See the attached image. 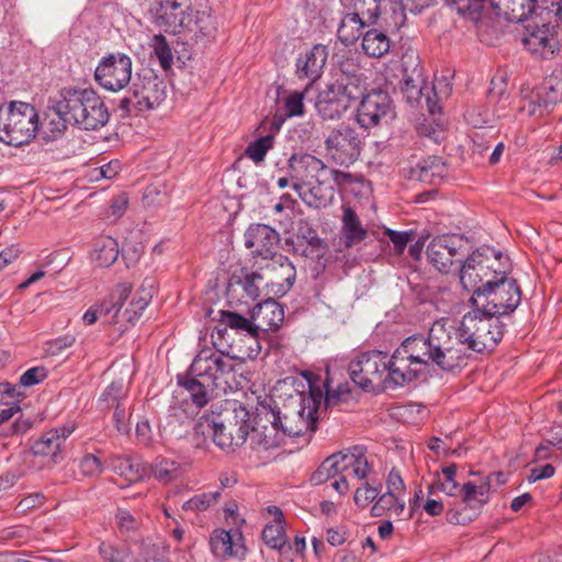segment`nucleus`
Returning <instances> with one entry per match:
<instances>
[{"label":"nucleus","mask_w":562,"mask_h":562,"mask_svg":"<svg viewBox=\"0 0 562 562\" xmlns=\"http://www.w3.org/2000/svg\"><path fill=\"white\" fill-rule=\"evenodd\" d=\"M350 106L330 83L318 93L315 102L316 111L324 120H338Z\"/></svg>","instance_id":"31"},{"label":"nucleus","mask_w":562,"mask_h":562,"mask_svg":"<svg viewBox=\"0 0 562 562\" xmlns=\"http://www.w3.org/2000/svg\"><path fill=\"white\" fill-rule=\"evenodd\" d=\"M491 273L488 256L481 249L474 250L461 265L459 269L460 283L468 291L484 289Z\"/></svg>","instance_id":"19"},{"label":"nucleus","mask_w":562,"mask_h":562,"mask_svg":"<svg viewBox=\"0 0 562 562\" xmlns=\"http://www.w3.org/2000/svg\"><path fill=\"white\" fill-rule=\"evenodd\" d=\"M251 319L256 329L269 331L278 329L284 322V311L274 299L265 300L251 310Z\"/></svg>","instance_id":"28"},{"label":"nucleus","mask_w":562,"mask_h":562,"mask_svg":"<svg viewBox=\"0 0 562 562\" xmlns=\"http://www.w3.org/2000/svg\"><path fill=\"white\" fill-rule=\"evenodd\" d=\"M363 138L351 126L340 124L333 128L325 138L327 156L342 167L353 165L360 157Z\"/></svg>","instance_id":"12"},{"label":"nucleus","mask_w":562,"mask_h":562,"mask_svg":"<svg viewBox=\"0 0 562 562\" xmlns=\"http://www.w3.org/2000/svg\"><path fill=\"white\" fill-rule=\"evenodd\" d=\"M178 385L186 390L191 402L199 408L204 407L212 398L215 390L198 375L190 374V369L184 374L177 376Z\"/></svg>","instance_id":"34"},{"label":"nucleus","mask_w":562,"mask_h":562,"mask_svg":"<svg viewBox=\"0 0 562 562\" xmlns=\"http://www.w3.org/2000/svg\"><path fill=\"white\" fill-rule=\"evenodd\" d=\"M539 13L540 11L536 12V16L528 18L521 42L531 54L550 58L560 50L562 34L558 24H552L550 21L540 23L538 16L543 15Z\"/></svg>","instance_id":"11"},{"label":"nucleus","mask_w":562,"mask_h":562,"mask_svg":"<svg viewBox=\"0 0 562 562\" xmlns=\"http://www.w3.org/2000/svg\"><path fill=\"white\" fill-rule=\"evenodd\" d=\"M53 105L49 109L50 113L47 114L46 119L42 123L45 137L49 139H57L60 137L67 128V124H71L69 120L56 109V100L53 101Z\"/></svg>","instance_id":"46"},{"label":"nucleus","mask_w":562,"mask_h":562,"mask_svg":"<svg viewBox=\"0 0 562 562\" xmlns=\"http://www.w3.org/2000/svg\"><path fill=\"white\" fill-rule=\"evenodd\" d=\"M38 115L35 108L25 102H11L0 113V142L20 147L35 137Z\"/></svg>","instance_id":"7"},{"label":"nucleus","mask_w":562,"mask_h":562,"mask_svg":"<svg viewBox=\"0 0 562 562\" xmlns=\"http://www.w3.org/2000/svg\"><path fill=\"white\" fill-rule=\"evenodd\" d=\"M484 289H476L470 299L472 312L463 316L460 326L454 321L442 318V322L453 330L450 334L456 338L458 349L461 351L460 368L465 364L468 352H482L486 348L484 337L492 331V308L488 296L492 294V281L484 283Z\"/></svg>","instance_id":"3"},{"label":"nucleus","mask_w":562,"mask_h":562,"mask_svg":"<svg viewBox=\"0 0 562 562\" xmlns=\"http://www.w3.org/2000/svg\"><path fill=\"white\" fill-rule=\"evenodd\" d=\"M441 319L436 321L427 337L414 335L406 338L391 357L390 380L395 386H403L416 380L427 371L429 364H436L445 371L460 368L461 351L458 341Z\"/></svg>","instance_id":"1"},{"label":"nucleus","mask_w":562,"mask_h":562,"mask_svg":"<svg viewBox=\"0 0 562 562\" xmlns=\"http://www.w3.org/2000/svg\"><path fill=\"white\" fill-rule=\"evenodd\" d=\"M190 374L203 379L215 391L226 394L235 381V359L228 350L202 349L190 366Z\"/></svg>","instance_id":"6"},{"label":"nucleus","mask_w":562,"mask_h":562,"mask_svg":"<svg viewBox=\"0 0 562 562\" xmlns=\"http://www.w3.org/2000/svg\"><path fill=\"white\" fill-rule=\"evenodd\" d=\"M391 358L380 350H371L357 355L348 366L352 382L363 391H375L390 380Z\"/></svg>","instance_id":"8"},{"label":"nucleus","mask_w":562,"mask_h":562,"mask_svg":"<svg viewBox=\"0 0 562 562\" xmlns=\"http://www.w3.org/2000/svg\"><path fill=\"white\" fill-rule=\"evenodd\" d=\"M562 101V77L550 76L537 88L522 95L521 110L529 115H543Z\"/></svg>","instance_id":"16"},{"label":"nucleus","mask_w":562,"mask_h":562,"mask_svg":"<svg viewBox=\"0 0 562 562\" xmlns=\"http://www.w3.org/2000/svg\"><path fill=\"white\" fill-rule=\"evenodd\" d=\"M56 109L72 125L86 131L98 130L110 119L104 101L90 88H63L59 91V99L56 100Z\"/></svg>","instance_id":"4"},{"label":"nucleus","mask_w":562,"mask_h":562,"mask_svg":"<svg viewBox=\"0 0 562 562\" xmlns=\"http://www.w3.org/2000/svg\"><path fill=\"white\" fill-rule=\"evenodd\" d=\"M426 255L429 262L440 272L448 273L453 266L452 259L441 240V235L436 236L427 246Z\"/></svg>","instance_id":"44"},{"label":"nucleus","mask_w":562,"mask_h":562,"mask_svg":"<svg viewBox=\"0 0 562 562\" xmlns=\"http://www.w3.org/2000/svg\"><path fill=\"white\" fill-rule=\"evenodd\" d=\"M60 439L57 430H49L43 434L32 446V452L35 456L50 457L54 463L61 460L60 456Z\"/></svg>","instance_id":"41"},{"label":"nucleus","mask_w":562,"mask_h":562,"mask_svg":"<svg viewBox=\"0 0 562 562\" xmlns=\"http://www.w3.org/2000/svg\"><path fill=\"white\" fill-rule=\"evenodd\" d=\"M391 112V98L387 92L382 90H372L367 93L357 109V122L364 128L369 130L379 125L382 119Z\"/></svg>","instance_id":"18"},{"label":"nucleus","mask_w":562,"mask_h":562,"mask_svg":"<svg viewBox=\"0 0 562 562\" xmlns=\"http://www.w3.org/2000/svg\"><path fill=\"white\" fill-rule=\"evenodd\" d=\"M79 469L82 475L89 477L98 476L103 472L102 462L91 453H87L81 458Z\"/></svg>","instance_id":"59"},{"label":"nucleus","mask_w":562,"mask_h":562,"mask_svg":"<svg viewBox=\"0 0 562 562\" xmlns=\"http://www.w3.org/2000/svg\"><path fill=\"white\" fill-rule=\"evenodd\" d=\"M521 291L516 279H498L494 268V317L512 314L520 304Z\"/></svg>","instance_id":"22"},{"label":"nucleus","mask_w":562,"mask_h":562,"mask_svg":"<svg viewBox=\"0 0 562 562\" xmlns=\"http://www.w3.org/2000/svg\"><path fill=\"white\" fill-rule=\"evenodd\" d=\"M452 5L456 11L474 22L477 25L479 36L481 42H487L488 34L485 30L488 27L491 11H492V0H451Z\"/></svg>","instance_id":"24"},{"label":"nucleus","mask_w":562,"mask_h":562,"mask_svg":"<svg viewBox=\"0 0 562 562\" xmlns=\"http://www.w3.org/2000/svg\"><path fill=\"white\" fill-rule=\"evenodd\" d=\"M263 278L258 272L246 273L244 277L232 276L226 288V301L231 307L249 306L260 296Z\"/></svg>","instance_id":"17"},{"label":"nucleus","mask_w":562,"mask_h":562,"mask_svg":"<svg viewBox=\"0 0 562 562\" xmlns=\"http://www.w3.org/2000/svg\"><path fill=\"white\" fill-rule=\"evenodd\" d=\"M95 81L109 91H120L132 79V59L125 54L104 56L94 71Z\"/></svg>","instance_id":"14"},{"label":"nucleus","mask_w":562,"mask_h":562,"mask_svg":"<svg viewBox=\"0 0 562 562\" xmlns=\"http://www.w3.org/2000/svg\"><path fill=\"white\" fill-rule=\"evenodd\" d=\"M119 254L116 239L111 236H100L94 240L91 260L99 267H110L117 260Z\"/></svg>","instance_id":"36"},{"label":"nucleus","mask_w":562,"mask_h":562,"mask_svg":"<svg viewBox=\"0 0 562 562\" xmlns=\"http://www.w3.org/2000/svg\"><path fill=\"white\" fill-rule=\"evenodd\" d=\"M341 223V238L346 248L358 245L368 236V231L350 206L342 207Z\"/></svg>","instance_id":"35"},{"label":"nucleus","mask_w":562,"mask_h":562,"mask_svg":"<svg viewBox=\"0 0 562 562\" xmlns=\"http://www.w3.org/2000/svg\"><path fill=\"white\" fill-rule=\"evenodd\" d=\"M220 496V491L194 495L189 501L183 503L182 509L186 512H204L212 505L216 504Z\"/></svg>","instance_id":"52"},{"label":"nucleus","mask_w":562,"mask_h":562,"mask_svg":"<svg viewBox=\"0 0 562 562\" xmlns=\"http://www.w3.org/2000/svg\"><path fill=\"white\" fill-rule=\"evenodd\" d=\"M240 413L243 414L241 422L229 423L228 426L214 417L202 416L195 425V431L211 436L214 443L222 450L234 451L246 441L249 434V425L245 420L249 414L244 408Z\"/></svg>","instance_id":"10"},{"label":"nucleus","mask_w":562,"mask_h":562,"mask_svg":"<svg viewBox=\"0 0 562 562\" xmlns=\"http://www.w3.org/2000/svg\"><path fill=\"white\" fill-rule=\"evenodd\" d=\"M271 269L276 272V281H272L271 291L277 296L285 295L293 286L296 279V269L290 259L282 255H273L271 258Z\"/></svg>","instance_id":"32"},{"label":"nucleus","mask_w":562,"mask_h":562,"mask_svg":"<svg viewBox=\"0 0 562 562\" xmlns=\"http://www.w3.org/2000/svg\"><path fill=\"white\" fill-rule=\"evenodd\" d=\"M126 392L127 390L122 381L112 382L99 398L102 409H110L125 404Z\"/></svg>","instance_id":"47"},{"label":"nucleus","mask_w":562,"mask_h":562,"mask_svg":"<svg viewBox=\"0 0 562 562\" xmlns=\"http://www.w3.org/2000/svg\"><path fill=\"white\" fill-rule=\"evenodd\" d=\"M494 268L498 279H515L512 276L514 270L513 261L507 254L494 250Z\"/></svg>","instance_id":"57"},{"label":"nucleus","mask_w":562,"mask_h":562,"mask_svg":"<svg viewBox=\"0 0 562 562\" xmlns=\"http://www.w3.org/2000/svg\"><path fill=\"white\" fill-rule=\"evenodd\" d=\"M535 0H494V33L506 22V26L528 20L531 13L538 12Z\"/></svg>","instance_id":"21"},{"label":"nucleus","mask_w":562,"mask_h":562,"mask_svg":"<svg viewBox=\"0 0 562 562\" xmlns=\"http://www.w3.org/2000/svg\"><path fill=\"white\" fill-rule=\"evenodd\" d=\"M385 235L390 238V240L394 245V249L396 254H402L406 248L407 244L413 239L412 232H397L387 228L385 231Z\"/></svg>","instance_id":"62"},{"label":"nucleus","mask_w":562,"mask_h":562,"mask_svg":"<svg viewBox=\"0 0 562 562\" xmlns=\"http://www.w3.org/2000/svg\"><path fill=\"white\" fill-rule=\"evenodd\" d=\"M244 237L246 248L254 254L270 259L278 255L274 249L280 241V235L271 226L261 223L250 224Z\"/></svg>","instance_id":"20"},{"label":"nucleus","mask_w":562,"mask_h":562,"mask_svg":"<svg viewBox=\"0 0 562 562\" xmlns=\"http://www.w3.org/2000/svg\"><path fill=\"white\" fill-rule=\"evenodd\" d=\"M237 539L225 529H216L210 538V546L213 554L218 559L229 557L244 558L246 547L240 542L241 533L236 532Z\"/></svg>","instance_id":"30"},{"label":"nucleus","mask_w":562,"mask_h":562,"mask_svg":"<svg viewBox=\"0 0 562 562\" xmlns=\"http://www.w3.org/2000/svg\"><path fill=\"white\" fill-rule=\"evenodd\" d=\"M441 240L445 244L452 262H463L462 258L468 251L469 240L460 234H443Z\"/></svg>","instance_id":"48"},{"label":"nucleus","mask_w":562,"mask_h":562,"mask_svg":"<svg viewBox=\"0 0 562 562\" xmlns=\"http://www.w3.org/2000/svg\"><path fill=\"white\" fill-rule=\"evenodd\" d=\"M390 47V38L382 31L372 29L362 36V49L370 57L381 58L389 53Z\"/></svg>","instance_id":"39"},{"label":"nucleus","mask_w":562,"mask_h":562,"mask_svg":"<svg viewBox=\"0 0 562 562\" xmlns=\"http://www.w3.org/2000/svg\"><path fill=\"white\" fill-rule=\"evenodd\" d=\"M448 168L439 156H427L420 158L407 171L409 180H416L431 186L440 183L447 176Z\"/></svg>","instance_id":"27"},{"label":"nucleus","mask_w":562,"mask_h":562,"mask_svg":"<svg viewBox=\"0 0 562 562\" xmlns=\"http://www.w3.org/2000/svg\"><path fill=\"white\" fill-rule=\"evenodd\" d=\"M288 167L295 191L302 190V186L330 183L331 168L314 155L293 154L288 160Z\"/></svg>","instance_id":"13"},{"label":"nucleus","mask_w":562,"mask_h":562,"mask_svg":"<svg viewBox=\"0 0 562 562\" xmlns=\"http://www.w3.org/2000/svg\"><path fill=\"white\" fill-rule=\"evenodd\" d=\"M379 495L378 487L371 486L368 482H364L358 487L353 495V501L359 507H367L371 504Z\"/></svg>","instance_id":"60"},{"label":"nucleus","mask_w":562,"mask_h":562,"mask_svg":"<svg viewBox=\"0 0 562 562\" xmlns=\"http://www.w3.org/2000/svg\"><path fill=\"white\" fill-rule=\"evenodd\" d=\"M76 341V338L74 335L67 334L64 336H60L54 340H50L46 344V351L50 356H57L61 353L65 349L71 347Z\"/></svg>","instance_id":"63"},{"label":"nucleus","mask_w":562,"mask_h":562,"mask_svg":"<svg viewBox=\"0 0 562 562\" xmlns=\"http://www.w3.org/2000/svg\"><path fill=\"white\" fill-rule=\"evenodd\" d=\"M367 21L355 13L346 14L338 26L337 36L345 45H351L362 35V29Z\"/></svg>","instance_id":"40"},{"label":"nucleus","mask_w":562,"mask_h":562,"mask_svg":"<svg viewBox=\"0 0 562 562\" xmlns=\"http://www.w3.org/2000/svg\"><path fill=\"white\" fill-rule=\"evenodd\" d=\"M456 464L443 467L441 475L429 486V494L440 490L449 496H461V501L447 512V520L453 525H467L473 519L475 509L487 503L488 487L476 486L472 482L460 485L456 481Z\"/></svg>","instance_id":"5"},{"label":"nucleus","mask_w":562,"mask_h":562,"mask_svg":"<svg viewBox=\"0 0 562 562\" xmlns=\"http://www.w3.org/2000/svg\"><path fill=\"white\" fill-rule=\"evenodd\" d=\"M350 470L352 477L357 480L361 481L367 477L370 465L363 447L355 446L346 452L340 451L329 456L312 474L311 482L314 485H321Z\"/></svg>","instance_id":"9"},{"label":"nucleus","mask_w":562,"mask_h":562,"mask_svg":"<svg viewBox=\"0 0 562 562\" xmlns=\"http://www.w3.org/2000/svg\"><path fill=\"white\" fill-rule=\"evenodd\" d=\"M490 110L483 105L474 106L467 111L465 120L476 130H482L490 122Z\"/></svg>","instance_id":"58"},{"label":"nucleus","mask_w":562,"mask_h":562,"mask_svg":"<svg viewBox=\"0 0 562 562\" xmlns=\"http://www.w3.org/2000/svg\"><path fill=\"white\" fill-rule=\"evenodd\" d=\"M259 331L258 329H252L250 333L244 334L239 338L241 345L237 350H235L233 345L229 346L228 351L235 360L255 359L260 353L262 347L259 339Z\"/></svg>","instance_id":"42"},{"label":"nucleus","mask_w":562,"mask_h":562,"mask_svg":"<svg viewBox=\"0 0 562 562\" xmlns=\"http://www.w3.org/2000/svg\"><path fill=\"white\" fill-rule=\"evenodd\" d=\"M221 321L233 330H236V334L244 335L246 333H250V330L256 329L254 321L250 318H246L241 316L237 312L224 311L222 312Z\"/></svg>","instance_id":"51"},{"label":"nucleus","mask_w":562,"mask_h":562,"mask_svg":"<svg viewBox=\"0 0 562 562\" xmlns=\"http://www.w3.org/2000/svg\"><path fill=\"white\" fill-rule=\"evenodd\" d=\"M328 58L326 45L315 44L308 52L301 54L296 59V76L299 79H308L315 82L323 74Z\"/></svg>","instance_id":"25"},{"label":"nucleus","mask_w":562,"mask_h":562,"mask_svg":"<svg viewBox=\"0 0 562 562\" xmlns=\"http://www.w3.org/2000/svg\"><path fill=\"white\" fill-rule=\"evenodd\" d=\"M117 528L122 535H130L138 530L142 520L133 516L128 510L119 508L115 514Z\"/></svg>","instance_id":"56"},{"label":"nucleus","mask_w":562,"mask_h":562,"mask_svg":"<svg viewBox=\"0 0 562 562\" xmlns=\"http://www.w3.org/2000/svg\"><path fill=\"white\" fill-rule=\"evenodd\" d=\"M47 376V372L44 367H34L29 370H26L21 376H20V384L22 386H32L35 384H38L43 380H45Z\"/></svg>","instance_id":"64"},{"label":"nucleus","mask_w":562,"mask_h":562,"mask_svg":"<svg viewBox=\"0 0 562 562\" xmlns=\"http://www.w3.org/2000/svg\"><path fill=\"white\" fill-rule=\"evenodd\" d=\"M99 552L106 562H127L128 560L126 549H120L111 543L102 542L99 547Z\"/></svg>","instance_id":"61"},{"label":"nucleus","mask_w":562,"mask_h":562,"mask_svg":"<svg viewBox=\"0 0 562 562\" xmlns=\"http://www.w3.org/2000/svg\"><path fill=\"white\" fill-rule=\"evenodd\" d=\"M151 297V285H149V289H146L143 284L134 294L128 307L122 313V319L126 323H134L148 306Z\"/></svg>","instance_id":"45"},{"label":"nucleus","mask_w":562,"mask_h":562,"mask_svg":"<svg viewBox=\"0 0 562 562\" xmlns=\"http://www.w3.org/2000/svg\"><path fill=\"white\" fill-rule=\"evenodd\" d=\"M348 67L352 69H347L344 66L340 68V74L337 75L334 82L330 85L333 88L345 97L348 103L351 105L356 100L361 99L366 95V80L363 75L359 72L357 67L349 64Z\"/></svg>","instance_id":"26"},{"label":"nucleus","mask_w":562,"mask_h":562,"mask_svg":"<svg viewBox=\"0 0 562 562\" xmlns=\"http://www.w3.org/2000/svg\"><path fill=\"white\" fill-rule=\"evenodd\" d=\"M131 291V284H117L104 300L95 304L99 311V316L109 324L119 323V318H122V305L124 301L130 296Z\"/></svg>","instance_id":"33"},{"label":"nucleus","mask_w":562,"mask_h":562,"mask_svg":"<svg viewBox=\"0 0 562 562\" xmlns=\"http://www.w3.org/2000/svg\"><path fill=\"white\" fill-rule=\"evenodd\" d=\"M348 393V387L340 385L334 392L327 391L324 398L322 389L308 381L307 393L303 391L299 394L297 409H291L289 406H284V409L281 411L277 406H263L265 415L262 419L277 425L282 438L284 436H301L307 431L314 432L317 428V413L323 400L326 407H328L337 404L340 401V396Z\"/></svg>","instance_id":"2"},{"label":"nucleus","mask_w":562,"mask_h":562,"mask_svg":"<svg viewBox=\"0 0 562 562\" xmlns=\"http://www.w3.org/2000/svg\"><path fill=\"white\" fill-rule=\"evenodd\" d=\"M151 47L154 55L157 57L160 67L164 70H169L173 64V55L167 38L162 34L154 35L151 40Z\"/></svg>","instance_id":"49"},{"label":"nucleus","mask_w":562,"mask_h":562,"mask_svg":"<svg viewBox=\"0 0 562 562\" xmlns=\"http://www.w3.org/2000/svg\"><path fill=\"white\" fill-rule=\"evenodd\" d=\"M262 540L271 549L281 550L285 546L284 527L281 524H268L261 533Z\"/></svg>","instance_id":"53"},{"label":"nucleus","mask_w":562,"mask_h":562,"mask_svg":"<svg viewBox=\"0 0 562 562\" xmlns=\"http://www.w3.org/2000/svg\"><path fill=\"white\" fill-rule=\"evenodd\" d=\"M263 406L261 405L258 408V413L255 418V425L251 427V431H249L248 436L252 443L262 447L265 450L279 447L283 442V438L279 431L277 425L272 422H266L262 419Z\"/></svg>","instance_id":"29"},{"label":"nucleus","mask_w":562,"mask_h":562,"mask_svg":"<svg viewBox=\"0 0 562 562\" xmlns=\"http://www.w3.org/2000/svg\"><path fill=\"white\" fill-rule=\"evenodd\" d=\"M153 476L165 484L180 476V464L176 460L158 456L149 465Z\"/></svg>","instance_id":"43"},{"label":"nucleus","mask_w":562,"mask_h":562,"mask_svg":"<svg viewBox=\"0 0 562 562\" xmlns=\"http://www.w3.org/2000/svg\"><path fill=\"white\" fill-rule=\"evenodd\" d=\"M149 11L156 19L162 20L165 24L170 26L183 22L181 3L178 0H154Z\"/></svg>","instance_id":"38"},{"label":"nucleus","mask_w":562,"mask_h":562,"mask_svg":"<svg viewBox=\"0 0 562 562\" xmlns=\"http://www.w3.org/2000/svg\"><path fill=\"white\" fill-rule=\"evenodd\" d=\"M355 14L373 23L380 15V0H351Z\"/></svg>","instance_id":"54"},{"label":"nucleus","mask_w":562,"mask_h":562,"mask_svg":"<svg viewBox=\"0 0 562 562\" xmlns=\"http://www.w3.org/2000/svg\"><path fill=\"white\" fill-rule=\"evenodd\" d=\"M434 83L428 86L425 83L423 87H418L414 83L412 78H406L403 82L402 90L407 97V101L409 103H422L423 100L426 101L427 94L434 97Z\"/></svg>","instance_id":"55"},{"label":"nucleus","mask_w":562,"mask_h":562,"mask_svg":"<svg viewBox=\"0 0 562 562\" xmlns=\"http://www.w3.org/2000/svg\"><path fill=\"white\" fill-rule=\"evenodd\" d=\"M274 136L271 134L261 136L251 142L245 149V154L255 164L262 162L267 153L273 147Z\"/></svg>","instance_id":"50"},{"label":"nucleus","mask_w":562,"mask_h":562,"mask_svg":"<svg viewBox=\"0 0 562 562\" xmlns=\"http://www.w3.org/2000/svg\"><path fill=\"white\" fill-rule=\"evenodd\" d=\"M133 87L136 110L139 112L153 110L166 99V86L156 76L138 78Z\"/></svg>","instance_id":"23"},{"label":"nucleus","mask_w":562,"mask_h":562,"mask_svg":"<svg viewBox=\"0 0 562 562\" xmlns=\"http://www.w3.org/2000/svg\"><path fill=\"white\" fill-rule=\"evenodd\" d=\"M434 97L427 94L426 105L429 116L426 117L418 126L417 132L419 135L439 143L443 138L447 122L441 114L439 101L448 98L451 93V86L445 77L436 78L434 82Z\"/></svg>","instance_id":"15"},{"label":"nucleus","mask_w":562,"mask_h":562,"mask_svg":"<svg viewBox=\"0 0 562 562\" xmlns=\"http://www.w3.org/2000/svg\"><path fill=\"white\" fill-rule=\"evenodd\" d=\"M302 190L296 191L302 201L310 207H326L333 198V188L329 184L314 183L302 186Z\"/></svg>","instance_id":"37"}]
</instances>
